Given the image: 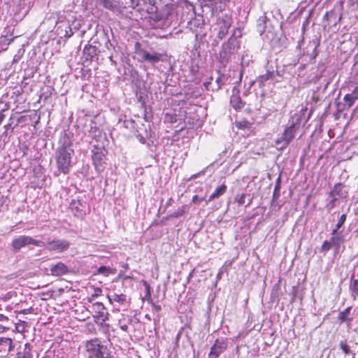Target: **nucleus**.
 <instances>
[{
    "mask_svg": "<svg viewBox=\"0 0 358 358\" xmlns=\"http://www.w3.org/2000/svg\"><path fill=\"white\" fill-rule=\"evenodd\" d=\"M90 317V316L87 315H81V317H79L78 320H80V321H85L86 319H88Z\"/></svg>",
    "mask_w": 358,
    "mask_h": 358,
    "instance_id": "nucleus-48",
    "label": "nucleus"
},
{
    "mask_svg": "<svg viewBox=\"0 0 358 358\" xmlns=\"http://www.w3.org/2000/svg\"><path fill=\"white\" fill-rule=\"evenodd\" d=\"M106 350L99 338H93L85 343L84 354L86 358H110Z\"/></svg>",
    "mask_w": 358,
    "mask_h": 358,
    "instance_id": "nucleus-3",
    "label": "nucleus"
},
{
    "mask_svg": "<svg viewBox=\"0 0 358 358\" xmlns=\"http://www.w3.org/2000/svg\"><path fill=\"white\" fill-rule=\"evenodd\" d=\"M341 349L342 350L343 352L347 355L352 354V352L350 349V346L347 344L346 342L341 341L339 344Z\"/></svg>",
    "mask_w": 358,
    "mask_h": 358,
    "instance_id": "nucleus-33",
    "label": "nucleus"
},
{
    "mask_svg": "<svg viewBox=\"0 0 358 358\" xmlns=\"http://www.w3.org/2000/svg\"><path fill=\"white\" fill-rule=\"evenodd\" d=\"M124 271H126L129 269V264L127 263H124L122 266Z\"/></svg>",
    "mask_w": 358,
    "mask_h": 358,
    "instance_id": "nucleus-46",
    "label": "nucleus"
},
{
    "mask_svg": "<svg viewBox=\"0 0 358 358\" xmlns=\"http://www.w3.org/2000/svg\"><path fill=\"white\" fill-rule=\"evenodd\" d=\"M223 78L224 75H220L216 79V83H217L218 88H221L222 85H223Z\"/></svg>",
    "mask_w": 358,
    "mask_h": 358,
    "instance_id": "nucleus-39",
    "label": "nucleus"
},
{
    "mask_svg": "<svg viewBox=\"0 0 358 358\" xmlns=\"http://www.w3.org/2000/svg\"><path fill=\"white\" fill-rule=\"evenodd\" d=\"M232 20L231 16L225 14L217 19L215 30L217 31V37L222 40L226 37L229 29L231 26Z\"/></svg>",
    "mask_w": 358,
    "mask_h": 358,
    "instance_id": "nucleus-6",
    "label": "nucleus"
},
{
    "mask_svg": "<svg viewBox=\"0 0 358 358\" xmlns=\"http://www.w3.org/2000/svg\"><path fill=\"white\" fill-rule=\"evenodd\" d=\"M227 187L225 184H222L217 187L215 191L209 196V198L206 201V203L223 195L227 192Z\"/></svg>",
    "mask_w": 358,
    "mask_h": 358,
    "instance_id": "nucleus-21",
    "label": "nucleus"
},
{
    "mask_svg": "<svg viewBox=\"0 0 358 358\" xmlns=\"http://www.w3.org/2000/svg\"><path fill=\"white\" fill-rule=\"evenodd\" d=\"M131 277L128 276V275L124 276V279H131Z\"/></svg>",
    "mask_w": 358,
    "mask_h": 358,
    "instance_id": "nucleus-51",
    "label": "nucleus"
},
{
    "mask_svg": "<svg viewBox=\"0 0 358 358\" xmlns=\"http://www.w3.org/2000/svg\"><path fill=\"white\" fill-rule=\"evenodd\" d=\"M203 200V198H200L199 197L198 195H194L193 196L192 199V201L194 203H200Z\"/></svg>",
    "mask_w": 358,
    "mask_h": 358,
    "instance_id": "nucleus-40",
    "label": "nucleus"
},
{
    "mask_svg": "<svg viewBox=\"0 0 358 358\" xmlns=\"http://www.w3.org/2000/svg\"><path fill=\"white\" fill-rule=\"evenodd\" d=\"M280 189V178H278L277 180V182L275 183L274 189H273V198L278 199L279 197Z\"/></svg>",
    "mask_w": 358,
    "mask_h": 358,
    "instance_id": "nucleus-35",
    "label": "nucleus"
},
{
    "mask_svg": "<svg viewBox=\"0 0 358 358\" xmlns=\"http://www.w3.org/2000/svg\"><path fill=\"white\" fill-rule=\"evenodd\" d=\"M70 247V243L65 240H52L47 243L49 250L62 252L67 250Z\"/></svg>",
    "mask_w": 358,
    "mask_h": 358,
    "instance_id": "nucleus-9",
    "label": "nucleus"
},
{
    "mask_svg": "<svg viewBox=\"0 0 358 358\" xmlns=\"http://www.w3.org/2000/svg\"><path fill=\"white\" fill-rule=\"evenodd\" d=\"M97 273L98 274H103L105 276H108L110 274L115 273V270L112 269L110 267L106 266H101L98 268Z\"/></svg>",
    "mask_w": 358,
    "mask_h": 358,
    "instance_id": "nucleus-27",
    "label": "nucleus"
},
{
    "mask_svg": "<svg viewBox=\"0 0 358 358\" xmlns=\"http://www.w3.org/2000/svg\"><path fill=\"white\" fill-rule=\"evenodd\" d=\"M230 104L236 110H239L243 108L245 103L242 101L239 95L233 94L231 97Z\"/></svg>",
    "mask_w": 358,
    "mask_h": 358,
    "instance_id": "nucleus-22",
    "label": "nucleus"
},
{
    "mask_svg": "<svg viewBox=\"0 0 358 358\" xmlns=\"http://www.w3.org/2000/svg\"><path fill=\"white\" fill-rule=\"evenodd\" d=\"M331 248H333V246L330 241L325 240L321 245L320 252H328Z\"/></svg>",
    "mask_w": 358,
    "mask_h": 358,
    "instance_id": "nucleus-31",
    "label": "nucleus"
},
{
    "mask_svg": "<svg viewBox=\"0 0 358 358\" xmlns=\"http://www.w3.org/2000/svg\"><path fill=\"white\" fill-rule=\"evenodd\" d=\"M16 36H13V32H10L8 35L2 36L1 37V42L4 43L6 45H9L13 41Z\"/></svg>",
    "mask_w": 358,
    "mask_h": 358,
    "instance_id": "nucleus-30",
    "label": "nucleus"
},
{
    "mask_svg": "<svg viewBox=\"0 0 358 358\" xmlns=\"http://www.w3.org/2000/svg\"><path fill=\"white\" fill-rule=\"evenodd\" d=\"M8 329L0 324V333L5 332Z\"/></svg>",
    "mask_w": 358,
    "mask_h": 358,
    "instance_id": "nucleus-50",
    "label": "nucleus"
},
{
    "mask_svg": "<svg viewBox=\"0 0 358 358\" xmlns=\"http://www.w3.org/2000/svg\"><path fill=\"white\" fill-rule=\"evenodd\" d=\"M107 150L104 147L94 145L92 150V159L96 171L102 172L105 169Z\"/></svg>",
    "mask_w": 358,
    "mask_h": 358,
    "instance_id": "nucleus-5",
    "label": "nucleus"
},
{
    "mask_svg": "<svg viewBox=\"0 0 358 358\" xmlns=\"http://www.w3.org/2000/svg\"><path fill=\"white\" fill-rule=\"evenodd\" d=\"M100 3L103 8L108 10H112L116 7V5L113 0H101Z\"/></svg>",
    "mask_w": 358,
    "mask_h": 358,
    "instance_id": "nucleus-29",
    "label": "nucleus"
},
{
    "mask_svg": "<svg viewBox=\"0 0 358 358\" xmlns=\"http://www.w3.org/2000/svg\"><path fill=\"white\" fill-rule=\"evenodd\" d=\"M1 351L11 352L14 349L13 340L10 338H0Z\"/></svg>",
    "mask_w": 358,
    "mask_h": 358,
    "instance_id": "nucleus-19",
    "label": "nucleus"
},
{
    "mask_svg": "<svg viewBox=\"0 0 358 358\" xmlns=\"http://www.w3.org/2000/svg\"><path fill=\"white\" fill-rule=\"evenodd\" d=\"M139 49H141V43L139 42H136V44H135V50H136V53L137 54V51L139 50Z\"/></svg>",
    "mask_w": 358,
    "mask_h": 358,
    "instance_id": "nucleus-45",
    "label": "nucleus"
},
{
    "mask_svg": "<svg viewBox=\"0 0 358 358\" xmlns=\"http://www.w3.org/2000/svg\"><path fill=\"white\" fill-rule=\"evenodd\" d=\"M292 119L293 121L291 124L287 127L284 129L281 136L275 141V145L277 146L280 145L278 148L279 150L286 148L290 142L294 138L296 131L301 121V115L296 113L292 117Z\"/></svg>",
    "mask_w": 358,
    "mask_h": 358,
    "instance_id": "nucleus-1",
    "label": "nucleus"
},
{
    "mask_svg": "<svg viewBox=\"0 0 358 358\" xmlns=\"http://www.w3.org/2000/svg\"><path fill=\"white\" fill-rule=\"evenodd\" d=\"M344 185L341 182H338L334 185L333 190L329 193L331 196H339L341 197H345L348 192L344 189Z\"/></svg>",
    "mask_w": 358,
    "mask_h": 358,
    "instance_id": "nucleus-20",
    "label": "nucleus"
},
{
    "mask_svg": "<svg viewBox=\"0 0 358 358\" xmlns=\"http://www.w3.org/2000/svg\"><path fill=\"white\" fill-rule=\"evenodd\" d=\"M90 317V316L87 315H81V317H79L78 320H80V321H85L86 319H88Z\"/></svg>",
    "mask_w": 358,
    "mask_h": 358,
    "instance_id": "nucleus-47",
    "label": "nucleus"
},
{
    "mask_svg": "<svg viewBox=\"0 0 358 358\" xmlns=\"http://www.w3.org/2000/svg\"><path fill=\"white\" fill-rule=\"evenodd\" d=\"M137 54L141 57L142 62H147L152 64L162 62L166 56V54L157 52L150 53L144 49H139Z\"/></svg>",
    "mask_w": 358,
    "mask_h": 358,
    "instance_id": "nucleus-7",
    "label": "nucleus"
},
{
    "mask_svg": "<svg viewBox=\"0 0 358 358\" xmlns=\"http://www.w3.org/2000/svg\"><path fill=\"white\" fill-rule=\"evenodd\" d=\"M70 209L75 217L83 219L86 215L85 206L80 199H73L70 203Z\"/></svg>",
    "mask_w": 358,
    "mask_h": 358,
    "instance_id": "nucleus-11",
    "label": "nucleus"
},
{
    "mask_svg": "<svg viewBox=\"0 0 358 358\" xmlns=\"http://www.w3.org/2000/svg\"><path fill=\"white\" fill-rule=\"evenodd\" d=\"M352 296L355 298L358 295V279L354 280L351 285Z\"/></svg>",
    "mask_w": 358,
    "mask_h": 358,
    "instance_id": "nucleus-36",
    "label": "nucleus"
},
{
    "mask_svg": "<svg viewBox=\"0 0 358 358\" xmlns=\"http://www.w3.org/2000/svg\"><path fill=\"white\" fill-rule=\"evenodd\" d=\"M329 241L333 246L334 252L337 253L340 250L341 244L345 242V238L343 235L336 231V229H333L331 233V238Z\"/></svg>",
    "mask_w": 358,
    "mask_h": 358,
    "instance_id": "nucleus-12",
    "label": "nucleus"
},
{
    "mask_svg": "<svg viewBox=\"0 0 358 358\" xmlns=\"http://www.w3.org/2000/svg\"><path fill=\"white\" fill-rule=\"evenodd\" d=\"M50 271L54 276H61L68 273L67 266L62 262H59L55 265H52Z\"/></svg>",
    "mask_w": 358,
    "mask_h": 358,
    "instance_id": "nucleus-14",
    "label": "nucleus"
},
{
    "mask_svg": "<svg viewBox=\"0 0 358 358\" xmlns=\"http://www.w3.org/2000/svg\"><path fill=\"white\" fill-rule=\"evenodd\" d=\"M230 0H218L215 1L214 3H211L209 6L212 8L214 12L221 13L226 10L227 8Z\"/></svg>",
    "mask_w": 358,
    "mask_h": 358,
    "instance_id": "nucleus-17",
    "label": "nucleus"
},
{
    "mask_svg": "<svg viewBox=\"0 0 358 358\" xmlns=\"http://www.w3.org/2000/svg\"><path fill=\"white\" fill-rule=\"evenodd\" d=\"M93 306L96 309V314L94 316L95 322L101 321V325L108 320L109 313L106 311L103 304L101 302H96L93 304Z\"/></svg>",
    "mask_w": 358,
    "mask_h": 358,
    "instance_id": "nucleus-10",
    "label": "nucleus"
},
{
    "mask_svg": "<svg viewBox=\"0 0 358 358\" xmlns=\"http://www.w3.org/2000/svg\"><path fill=\"white\" fill-rule=\"evenodd\" d=\"M99 53V50L95 45L91 44L86 45L83 50V56L86 62H91L94 57Z\"/></svg>",
    "mask_w": 358,
    "mask_h": 358,
    "instance_id": "nucleus-13",
    "label": "nucleus"
},
{
    "mask_svg": "<svg viewBox=\"0 0 358 358\" xmlns=\"http://www.w3.org/2000/svg\"><path fill=\"white\" fill-rule=\"evenodd\" d=\"M235 125L238 129H250L252 123L250 122L246 119L236 120Z\"/></svg>",
    "mask_w": 358,
    "mask_h": 358,
    "instance_id": "nucleus-25",
    "label": "nucleus"
},
{
    "mask_svg": "<svg viewBox=\"0 0 358 358\" xmlns=\"http://www.w3.org/2000/svg\"><path fill=\"white\" fill-rule=\"evenodd\" d=\"M194 118H191L190 117H185V122L189 124V126H191V127H193V126L194 125L195 122H194Z\"/></svg>",
    "mask_w": 358,
    "mask_h": 358,
    "instance_id": "nucleus-38",
    "label": "nucleus"
},
{
    "mask_svg": "<svg viewBox=\"0 0 358 358\" xmlns=\"http://www.w3.org/2000/svg\"><path fill=\"white\" fill-rule=\"evenodd\" d=\"M71 143L67 145L59 147L57 151L56 163L59 171L64 174L69 173L71 167V157L74 154V150L71 148Z\"/></svg>",
    "mask_w": 358,
    "mask_h": 358,
    "instance_id": "nucleus-2",
    "label": "nucleus"
},
{
    "mask_svg": "<svg viewBox=\"0 0 358 358\" xmlns=\"http://www.w3.org/2000/svg\"><path fill=\"white\" fill-rule=\"evenodd\" d=\"M352 310L351 306L347 307L344 310L341 311L338 315V320L340 323L347 322L350 325L352 321V318L350 317V311Z\"/></svg>",
    "mask_w": 358,
    "mask_h": 358,
    "instance_id": "nucleus-18",
    "label": "nucleus"
},
{
    "mask_svg": "<svg viewBox=\"0 0 358 358\" xmlns=\"http://www.w3.org/2000/svg\"><path fill=\"white\" fill-rule=\"evenodd\" d=\"M32 348L28 343H25L23 348L20 347L15 358H32Z\"/></svg>",
    "mask_w": 358,
    "mask_h": 358,
    "instance_id": "nucleus-15",
    "label": "nucleus"
},
{
    "mask_svg": "<svg viewBox=\"0 0 358 358\" xmlns=\"http://www.w3.org/2000/svg\"><path fill=\"white\" fill-rule=\"evenodd\" d=\"M143 284L145 287V289H146V296H150V285L146 282V281H143Z\"/></svg>",
    "mask_w": 358,
    "mask_h": 358,
    "instance_id": "nucleus-41",
    "label": "nucleus"
},
{
    "mask_svg": "<svg viewBox=\"0 0 358 358\" xmlns=\"http://www.w3.org/2000/svg\"><path fill=\"white\" fill-rule=\"evenodd\" d=\"M120 329L124 331H127L128 329V326L127 324L121 325Z\"/></svg>",
    "mask_w": 358,
    "mask_h": 358,
    "instance_id": "nucleus-49",
    "label": "nucleus"
},
{
    "mask_svg": "<svg viewBox=\"0 0 358 358\" xmlns=\"http://www.w3.org/2000/svg\"><path fill=\"white\" fill-rule=\"evenodd\" d=\"M227 348V342L225 339H216L210 348L208 358H217Z\"/></svg>",
    "mask_w": 358,
    "mask_h": 358,
    "instance_id": "nucleus-8",
    "label": "nucleus"
},
{
    "mask_svg": "<svg viewBox=\"0 0 358 358\" xmlns=\"http://www.w3.org/2000/svg\"><path fill=\"white\" fill-rule=\"evenodd\" d=\"M358 99V87H356L350 94H347L343 97L345 105L350 108Z\"/></svg>",
    "mask_w": 358,
    "mask_h": 358,
    "instance_id": "nucleus-16",
    "label": "nucleus"
},
{
    "mask_svg": "<svg viewBox=\"0 0 358 358\" xmlns=\"http://www.w3.org/2000/svg\"><path fill=\"white\" fill-rule=\"evenodd\" d=\"M191 24L193 26V27H191V29H192L193 32H194L196 38H197L199 36V29L201 31L203 29V20L195 18L191 22Z\"/></svg>",
    "mask_w": 358,
    "mask_h": 358,
    "instance_id": "nucleus-23",
    "label": "nucleus"
},
{
    "mask_svg": "<svg viewBox=\"0 0 358 358\" xmlns=\"http://www.w3.org/2000/svg\"><path fill=\"white\" fill-rule=\"evenodd\" d=\"M245 193L237 194L234 199L235 202L237 203L238 205H243L245 203Z\"/></svg>",
    "mask_w": 358,
    "mask_h": 358,
    "instance_id": "nucleus-32",
    "label": "nucleus"
},
{
    "mask_svg": "<svg viewBox=\"0 0 358 358\" xmlns=\"http://www.w3.org/2000/svg\"><path fill=\"white\" fill-rule=\"evenodd\" d=\"M336 201V198L335 196H332V199L329 202V205L331 206V208L334 207V203Z\"/></svg>",
    "mask_w": 358,
    "mask_h": 358,
    "instance_id": "nucleus-43",
    "label": "nucleus"
},
{
    "mask_svg": "<svg viewBox=\"0 0 358 358\" xmlns=\"http://www.w3.org/2000/svg\"><path fill=\"white\" fill-rule=\"evenodd\" d=\"M33 245L37 247H45V243L43 241L33 238L29 236H20L13 239L10 245L12 250L15 252L20 250L22 248Z\"/></svg>",
    "mask_w": 358,
    "mask_h": 358,
    "instance_id": "nucleus-4",
    "label": "nucleus"
},
{
    "mask_svg": "<svg viewBox=\"0 0 358 358\" xmlns=\"http://www.w3.org/2000/svg\"><path fill=\"white\" fill-rule=\"evenodd\" d=\"M205 173L204 171H201V172L199 173H195V174H193L191 177H190V179H195L196 178H198L200 175H203Z\"/></svg>",
    "mask_w": 358,
    "mask_h": 358,
    "instance_id": "nucleus-42",
    "label": "nucleus"
},
{
    "mask_svg": "<svg viewBox=\"0 0 358 358\" xmlns=\"http://www.w3.org/2000/svg\"><path fill=\"white\" fill-rule=\"evenodd\" d=\"M189 210V207L187 205H183L181 207L178 208L175 212H173L171 217L174 218H178L179 217L183 216L186 213H187Z\"/></svg>",
    "mask_w": 358,
    "mask_h": 358,
    "instance_id": "nucleus-26",
    "label": "nucleus"
},
{
    "mask_svg": "<svg viewBox=\"0 0 358 358\" xmlns=\"http://www.w3.org/2000/svg\"><path fill=\"white\" fill-rule=\"evenodd\" d=\"M156 309H157V310H160V309H161V308H160V306H156Z\"/></svg>",
    "mask_w": 358,
    "mask_h": 358,
    "instance_id": "nucleus-55",
    "label": "nucleus"
},
{
    "mask_svg": "<svg viewBox=\"0 0 358 358\" xmlns=\"http://www.w3.org/2000/svg\"><path fill=\"white\" fill-rule=\"evenodd\" d=\"M274 76L273 72L267 71L265 74L259 76V81L261 84L264 85L267 80L273 78Z\"/></svg>",
    "mask_w": 358,
    "mask_h": 358,
    "instance_id": "nucleus-28",
    "label": "nucleus"
},
{
    "mask_svg": "<svg viewBox=\"0 0 358 358\" xmlns=\"http://www.w3.org/2000/svg\"><path fill=\"white\" fill-rule=\"evenodd\" d=\"M123 271H120L119 273V276L121 277L122 275Z\"/></svg>",
    "mask_w": 358,
    "mask_h": 358,
    "instance_id": "nucleus-54",
    "label": "nucleus"
},
{
    "mask_svg": "<svg viewBox=\"0 0 358 358\" xmlns=\"http://www.w3.org/2000/svg\"><path fill=\"white\" fill-rule=\"evenodd\" d=\"M108 300L111 303L112 302V300L114 301L115 302L120 304V305H122L124 304L125 302H126V300H127V295L124 294H116L115 293L113 296H112V298L110 296H108Z\"/></svg>",
    "mask_w": 358,
    "mask_h": 358,
    "instance_id": "nucleus-24",
    "label": "nucleus"
},
{
    "mask_svg": "<svg viewBox=\"0 0 358 358\" xmlns=\"http://www.w3.org/2000/svg\"><path fill=\"white\" fill-rule=\"evenodd\" d=\"M101 293H102V290H101V288H99V287H96V288H95V289H94V293H93L90 296H89V297H88L87 301H88L89 302H90V303H91V302H92V301H93L95 298H96V297H98L99 296H100V295L101 294Z\"/></svg>",
    "mask_w": 358,
    "mask_h": 358,
    "instance_id": "nucleus-34",
    "label": "nucleus"
},
{
    "mask_svg": "<svg viewBox=\"0 0 358 358\" xmlns=\"http://www.w3.org/2000/svg\"><path fill=\"white\" fill-rule=\"evenodd\" d=\"M8 317L3 314H0V322L8 321Z\"/></svg>",
    "mask_w": 358,
    "mask_h": 358,
    "instance_id": "nucleus-44",
    "label": "nucleus"
},
{
    "mask_svg": "<svg viewBox=\"0 0 358 358\" xmlns=\"http://www.w3.org/2000/svg\"><path fill=\"white\" fill-rule=\"evenodd\" d=\"M22 313L24 314H26L27 313V310L24 309V310H22Z\"/></svg>",
    "mask_w": 358,
    "mask_h": 358,
    "instance_id": "nucleus-53",
    "label": "nucleus"
},
{
    "mask_svg": "<svg viewBox=\"0 0 358 358\" xmlns=\"http://www.w3.org/2000/svg\"><path fill=\"white\" fill-rule=\"evenodd\" d=\"M346 217H347V215L346 214H342L337 222V224H336V227L334 229H336V231H338V229L343 225V224L345 223V220H346Z\"/></svg>",
    "mask_w": 358,
    "mask_h": 358,
    "instance_id": "nucleus-37",
    "label": "nucleus"
},
{
    "mask_svg": "<svg viewBox=\"0 0 358 358\" xmlns=\"http://www.w3.org/2000/svg\"><path fill=\"white\" fill-rule=\"evenodd\" d=\"M9 127H10V124H8L5 125V127H5L6 129H8V128H9Z\"/></svg>",
    "mask_w": 358,
    "mask_h": 358,
    "instance_id": "nucleus-52",
    "label": "nucleus"
}]
</instances>
